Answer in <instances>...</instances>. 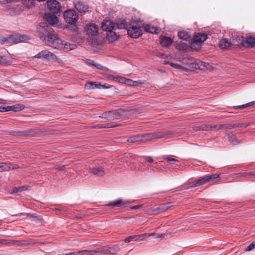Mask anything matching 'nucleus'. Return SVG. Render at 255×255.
Wrapping results in <instances>:
<instances>
[{
    "label": "nucleus",
    "instance_id": "nucleus-38",
    "mask_svg": "<svg viewBox=\"0 0 255 255\" xmlns=\"http://www.w3.org/2000/svg\"><path fill=\"white\" fill-rule=\"evenodd\" d=\"M241 176L245 177L248 178H253L255 176V172H245L241 173Z\"/></svg>",
    "mask_w": 255,
    "mask_h": 255
},
{
    "label": "nucleus",
    "instance_id": "nucleus-30",
    "mask_svg": "<svg viewBox=\"0 0 255 255\" xmlns=\"http://www.w3.org/2000/svg\"><path fill=\"white\" fill-rule=\"evenodd\" d=\"M243 124H225V130L226 129H232L236 127H241Z\"/></svg>",
    "mask_w": 255,
    "mask_h": 255
},
{
    "label": "nucleus",
    "instance_id": "nucleus-50",
    "mask_svg": "<svg viewBox=\"0 0 255 255\" xmlns=\"http://www.w3.org/2000/svg\"><path fill=\"white\" fill-rule=\"evenodd\" d=\"M94 128H104V125L103 124H98L97 125H96L94 127Z\"/></svg>",
    "mask_w": 255,
    "mask_h": 255
},
{
    "label": "nucleus",
    "instance_id": "nucleus-53",
    "mask_svg": "<svg viewBox=\"0 0 255 255\" xmlns=\"http://www.w3.org/2000/svg\"><path fill=\"white\" fill-rule=\"evenodd\" d=\"M87 63H88V65H92V64H95V63H94V62H93V61H92V60H89V61H88V62H87Z\"/></svg>",
    "mask_w": 255,
    "mask_h": 255
},
{
    "label": "nucleus",
    "instance_id": "nucleus-2",
    "mask_svg": "<svg viewBox=\"0 0 255 255\" xmlns=\"http://www.w3.org/2000/svg\"><path fill=\"white\" fill-rule=\"evenodd\" d=\"M101 28L107 32V39L109 42H113L117 39L118 36L115 31L116 29H123L128 28V23L124 19L121 20L116 24L110 20L102 22Z\"/></svg>",
    "mask_w": 255,
    "mask_h": 255
},
{
    "label": "nucleus",
    "instance_id": "nucleus-14",
    "mask_svg": "<svg viewBox=\"0 0 255 255\" xmlns=\"http://www.w3.org/2000/svg\"><path fill=\"white\" fill-rule=\"evenodd\" d=\"M36 58H44L49 59L50 58H54L56 56L52 53L51 52L44 50L38 53L35 56Z\"/></svg>",
    "mask_w": 255,
    "mask_h": 255
},
{
    "label": "nucleus",
    "instance_id": "nucleus-51",
    "mask_svg": "<svg viewBox=\"0 0 255 255\" xmlns=\"http://www.w3.org/2000/svg\"><path fill=\"white\" fill-rule=\"evenodd\" d=\"M141 205H135V206H132L131 207V209H138L140 207H141Z\"/></svg>",
    "mask_w": 255,
    "mask_h": 255
},
{
    "label": "nucleus",
    "instance_id": "nucleus-15",
    "mask_svg": "<svg viewBox=\"0 0 255 255\" xmlns=\"http://www.w3.org/2000/svg\"><path fill=\"white\" fill-rule=\"evenodd\" d=\"M85 30L88 34L91 35H95L98 32V27L96 24H90L86 26Z\"/></svg>",
    "mask_w": 255,
    "mask_h": 255
},
{
    "label": "nucleus",
    "instance_id": "nucleus-25",
    "mask_svg": "<svg viewBox=\"0 0 255 255\" xmlns=\"http://www.w3.org/2000/svg\"><path fill=\"white\" fill-rule=\"evenodd\" d=\"M231 45V43L226 39H222L219 44L220 47L222 49H227Z\"/></svg>",
    "mask_w": 255,
    "mask_h": 255
},
{
    "label": "nucleus",
    "instance_id": "nucleus-26",
    "mask_svg": "<svg viewBox=\"0 0 255 255\" xmlns=\"http://www.w3.org/2000/svg\"><path fill=\"white\" fill-rule=\"evenodd\" d=\"M228 136L229 141L231 143L235 145L239 143V141L236 139V136L232 132L229 133Z\"/></svg>",
    "mask_w": 255,
    "mask_h": 255
},
{
    "label": "nucleus",
    "instance_id": "nucleus-18",
    "mask_svg": "<svg viewBox=\"0 0 255 255\" xmlns=\"http://www.w3.org/2000/svg\"><path fill=\"white\" fill-rule=\"evenodd\" d=\"M207 35L203 33H198L194 37L195 43H202L207 39Z\"/></svg>",
    "mask_w": 255,
    "mask_h": 255
},
{
    "label": "nucleus",
    "instance_id": "nucleus-55",
    "mask_svg": "<svg viewBox=\"0 0 255 255\" xmlns=\"http://www.w3.org/2000/svg\"><path fill=\"white\" fill-rule=\"evenodd\" d=\"M15 192H11V193H14Z\"/></svg>",
    "mask_w": 255,
    "mask_h": 255
},
{
    "label": "nucleus",
    "instance_id": "nucleus-46",
    "mask_svg": "<svg viewBox=\"0 0 255 255\" xmlns=\"http://www.w3.org/2000/svg\"><path fill=\"white\" fill-rule=\"evenodd\" d=\"M144 158L145 159L146 161L149 163H153L154 164H157V162H154L152 159V157L150 156H144Z\"/></svg>",
    "mask_w": 255,
    "mask_h": 255
},
{
    "label": "nucleus",
    "instance_id": "nucleus-23",
    "mask_svg": "<svg viewBox=\"0 0 255 255\" xmlns=\"http://www.w3.org/2000/svg\"><path fill=\"white\" fill-rule=\"evenodd\" d=\"M247 44L248 46L253 47L255 46V38L250 36L243 41V44Z\"/></svg>",
    "mask_w": 255,
    "mask_h": 255
},
{
    "label": "nucleus",
    "instance_id": "nucleus-36",
    "mask_svg": "<svg viewBox=\"0 0 255 255\" xmlns=\"http://www.w3.org/2000/svg\"><path fill=\"white\" fill-rule=\"evenodd\" d=\"M164 64H166V65H169L171 66H172L175 68H176V69H181L182 68V66L179 65L178 64H176V63H173L169 61H164Z\"/></svg>",
    "mask_w": 255,
    "mask_h": 255
},
{
    "label": "nucleus",
    "instance_id": "nucleus-6",
    "mask_svg": "<svg viewBox=\"0 0 255 255\" xmlns=\"http://www.w3.org/2000/svg\"><path fill=\"white\" fill-rule=\"evenodd\" d=\"M123 111L121 109L108 111L103 114V117L107 118L110 120H117L122 118L121 113Z\"/></svg>",
    "mask_w": 255,
    "mask_h": 255
},
{
    "label": "nucleus",
    "instance_id": "nucleus-37",
    "mask_svg": "<svg viewBox=\"0 0 255 255\" xmlns=\"http://www.w3.org/2000/svg\"><path fill=\"white\" fill-rule=\"evenodd\" d=\"M8 57L6 56H0V64H7L10 63Z\"/></svg>",
    "mask_w": 255,
    "mask_h": 255
},
{
    "label": "nucleus",
    "instance_id": "nucleus-27",
    "mask_svg": "<svg viewBox=\"0 0 255 255\" xmlns=\"http://www.w3.org/2000/svg\"><path fill=\"white\" fill-rule=\"evenodd\" d=\"M199 130L203 131H213V125H201L199 127Z\"/></svg>",
    "mask_w": 255,
    "mask_h": 255
},
{
    "label": "nucleus",
    "instance_id": "nucleus-24",
    "mask_svg": "<svg viewBox=\"0 0 255 255\" xmlns=\"http://www.w3.org/2000/svg\"><path fill=\"white\" fill-rule=\"evenodd\" d=\"M173 43V40L168 37H164L161 39V44L163 46H168L170 45H171Z\"/></svg>",
    "mask_w": 255,
    "mask_h": 255
},
{
    "label": "nucleus",
    "instance_id": "nucleus-41",
    "mask_svg": "<svg viewBox=\"0 0 255 255\" xmlns=\"http://www.w3.org/2000/svg\"><path fill=\"white\" fill-rule=\"evenodd\" d=\"M8 166L6 163H0V172H2L7 170Z\"/></svg>",
    "mask_w": 255,
    "mask_h": 255
},
{
    "label": "nucleus",
    "instance_id": "nucleus-5",
    "mask_svg": "<svg viewBox=\"0 0 255 255\" xmlns=\"http://www.w3.org/2000/svg\"><path fill=\"white\" fill-rule=\"evenodd\" d=\"M63 17L65 21L69 24H75L78 19V15L73 9H69L65 11L63 14Z\"/></svg>",
    "mask_w": 255,
    "mask_h": 255
},
{
    "label": "nucleus",
    "instance_id": "nucleus-22",
    "mask_svg": "<svg viewBox=\"0 0 255 255\" xmlns=\"http://www.w3.org/2000/svg\"><path fill=\"white\" fill-rule=\"evenodd\" d=\"M168 208V206L166 205H162L159 207L153 210V214H158L165 212Z\"/></svg>",
    "mask_w": 255,
    "mask_h": 255
},
{
    "label": "nucleus",
    "instance_id": "nucleus-43",
    "mask_svg": "<svg viewBox=\"0 0 255 255\" xmlns=\"http://www.w3.org/2000/svg\"><path fill=\"white\" fill-rule=\"evenodd\" d=\"M150 236H154V238H163L165 236V234H161V233H158V234H155V233H150Z\"/></svg>",
    "mask_w": 255,
    "mask_h": 255
},
{
    "label": "nucleus",
    "instance_id": "nucleus-49",
    "mask_svg": "<svg viewBox=\"0 0 255 255\" xmlns=\"http://www.w3.org/2000/svg\"><path fill=\"white\" fill-rule=\"evenodd\" d=\"M134 236H130V237H128V238L125 239V241L126 243H129L130 241H131L132 240H134Z\"/></svg>",
    "mask_w": 255,
    "mask_h": 255
},
{
    "label": "nucleus",
    "instance_id": "nucleus-3",
    "mask_svg": "<svg viewBox=\"0 0 255 255\" xmlns=\"http://www.w3.org/2000/svg\"><path fill=\"white\" fill-rule=\"evenodd\" d=\"M220 180L221 177L219 174L206 175L185 185L182 190L188 189L190 187H198L206 184H213Z\"/></svg>",
    "mask_w": 255,
    "mask_h": 255
},
{
    "label": "nucleus",
    "instance_id": "nucleus-48",
    "mask_svg": "<svg viewBox=\"0 0 255 255\" xmlns=\"http://www.w3.org/2000/svg\"><path fill=\"white\" fill-rule=\"evenodd\" d=\"M93 66H94L95 67H96L98 69H102L104 68V66L98 63H95V64H92Z\"/></svg>",
    "mask_w": 255,
    "mask_h": 255
},
{
    "label": "nucleus",
    "instance_id": "nucleus-54",
    "mask_svg": "<svg viewBox=\"0 0 255 255\" xmlns=\"http://www.w3.org/2000/svg\"><path fill=\"white\" fill-rule=\"evenodd\" d=\"M102 70H105V71H108L109 69L106 67L104 66V68H103Z\"/></svg>",
    "mask_w": 255,
    "mask_h": 255
},
{
    "label": "nucleus",
    "instance_id": "nucleus-10",
    "mask_svg": "<svg viewBox=\"0 0 255 255\" xmlns=\"http://www.w3.org/2000/svg\"><path fill=\"white\" fill-rule=\"evenodd\" d=\"M148 140L147 139V133L133 135L129 137L127 139L129 143H135L143 142Z\"/></svg>",
    "mask_w": 255,
    "mask_h": 255
},
{
    "label": "nucleus",
    "instance_id": "nucleus-16",
    "mask_svg": "<svg viewBox=\"0 0 255 255\" xmlns=\"http://www.w3.org/2000/svg\"><path fill=\"white\" fill-rule=\"evenodd\" d=\"M166 134H164L162 132L148 133H147V139L148 140H152L155 138H161L164 137Z\"/></svg>",
    "mask_w": 255,
    "mask_h": 255
},
{
    "label": "nucleus",
    "instance_id": "nucleus-40",
    "mask_svg": "<svg viewBox=\"0 0 255 255\" xmlns=\"http://www.w3.org/2000/svg\"><path fill=\"white\" fill-rule=\"evenodd\" d=\"M108 78L110 79L118 81L120 82H123V78L120 76L114 77L112 75H109Z\"/></svg>",
    "mask_w": 255,
    "mask_h": 255
},
{
    "label": "nucleus",
    "instance_id": "nucleus-20",
    "mask_svg": "<svg viewBox=\"0 0 255 255\" xmlns=\"http://www.w3.org/2000/svg\"><path fill=\"white\" fill-rule=\"evenodd\" d=\"M90 172L93 174L99 176H103L105 174V171L102 167H95L91 168Z\"/></svg>",
    "mask_w": 255,
    "mask_h": 255
},
{
    "label": "nucleus",
    "instance_id": "nucleus-33",
    "mask_svg": "<svg viewBox=\"0 0 255 255\" xmlns=\"http://www.w3.org/2000/svg\"><path fill=\"white\" fill-rule=\"evenodd\" d=\"M150 236V234L145 233L143 234L134 236V240L135 241H142L146 237Z\"/></svg>",
    "mask_w": 255,
    "mask_h": 255
},
{
    "label": "nucleus",
    "instance_id": "nucleus-8",
    "mask_svg": "<svg viewBox=\"0 0 255 255\" xmlns=\"http://www.w3.org/2000/svg\"><path fill=\"white\" fill-rule=\"evenodd\" d=\"M24 37L22 35H10L8 37H5L0 39V43L4 44L11 42L18 43L23 41Z\"/></svg>",
    "mask_w": 255,
    "mask_h": 255
},
{
    "label": "nucleus",
    "instance_id": "nucleus-17",
    "mask_svg": "<svg viewBox=\"0 0 255 255\" xmlns=\"http://www.w3.org/2000/svg\"><path fill=\"white\" fill-rule=\"evenodd\" d=\"M75 8L79 12H86L88 9V6L85 5L83 2L78 1L74 3Z\"/></svg>",
    "mask_w": 255,
    "mask_h": 255
},
{
    "label": "nucleus",
    "instance_id": "nucleus-28",
    "mask_svg": "<svg viewBox=\"0 0 255 255\" xmlns=\"http://www.w3.org/2000/svg\"><path fill=\"white\" fill-rule=\"evenodd\" d=\"M1 244L4 245L6 246H12L16 244L17 242L16 241L9 240L6 239H1L0 241Z\"/></svg>",
    "mask_w": 255,
    "mask_h": 255
},
{
    "label": "nucleus",
    "instance_id": "nucleus-21",
    "mask_svg": "<svg viewBox=\"0 0 255 255\" xmlns=\"http://www.w3.org/2000/svg\"><path fill=\"white\" fill-rule=\"evenodd\" d=\"M193 65H194L193 67L195 69L204 70L206 67L205 63L199 59L195 60Z\"/></svg>",
    "mask_w": 255,
    "mask_h": 255
},
{
    "label": "nucleus",
    "instance_id": "nucleus-12",
    "mask_svg": "<svg viewBox=\"0 0 255 255\" xmlns=\"http://www.w3.org/2000/svg\"><path fill=\"white\" fill-rule=\"evenodd\" d=\"M128 34L134 38H137L142 35V30L139 27L132 26L128 30Z\"/></svg>",
    "mask_w": 255,
    "mask_h": 255
},
{
    "label": "nucleus",
    "instance_id": "nucleus-34",
    "mask_svg": "<svg viewBox=\"0 0 255 255\" xmlns=\"http://www.w3.org/2000/svg\"><path fill=\"white\" fill-rule=\"evenodd\" d=\"M255 104V101L249 102V103L245 104L239 105V106H234L233 108L234 109H244L247 107L252 106Z\"/></svg>",
    "mask_w": 255,
    "mask_h": 255
},
{
    "label": "nucleus",
    "instance_id": "nucleus-42",
    "mask_svg": "<svg viewBox=\"0 0 255 255\" xmlns=\"http://www.w3.org/2000/svg\"><path fill=\"white\" fill-rule=\"evenodd\" d=\"M255 248V241L250 244L246 248V251H249Z\"/></svg>",
    "mask_w": 255,
    "mask_h": 255
},
{
    "label": "nucleus",
    "instance_id": "nucleus-47",
    "mask_svg": "<svg viewBox=\"0 0 255 255\" xmlns=\"http://www.w3.org/2000/svg\"><path fill=\"white\" fill-rule=\"evenodd\" d=\"M77 253H80L79 251H78V252H68V253H66L65 254H63L62 255H72L73 254H77ZM80 253L84 255H87V253Z\"/></svg>",
    "mask_w": 255,
    "mask_h": 255
},
{
    "label": "nucleus",
    "instance_id": "nucleus-4",
    "mask_svg": "<svg viewBox=\"0 0 255 255\" xmlns=\"http://www.w3.org/2000/svg\"><path fill=\"white\" fill-rule=\"evenodd\" d=\"M116 247H105L104 248H101V249L98 248L96 250H84L82 251H79V253H87V255H95V254L100 252H104L105 253H110L111 254H113L115 253L116 251H117Z\"/></svg>",
    "mask_w": 255,
    "mask_h": 255
},
{
    "label": "nucleus",
    "instance_id": "nucleus-29",
    "mask_svg": "<svg viewBox=\"0 0 255 255\" xmlns=\"http://www.w3.org/2000/svg\"><path fill=\"white\" fill-rule=\"evenodd\" d=\"M144 30L145 31L152 34H155L158 33L157 29H156L154 27L151 26L150 25H146V26L144 28Z\"/></svg>",
    "mask_w": 255,
    "mask_h": 255
},
{
    "label": "nucleus",
    "instance_id": "nucleus-44",
    "mask_svg": "<svg viewBox=\"0 0 255 255\" xmlns=\"http://www.w3.org/2000/svg\"><path fill=\"white\" fill-rule=\"evenodd\" d=\"M136 81H134L130 79H127L126 80V84L130 86H135L136 85Z\"/></svg>",
    "mask_w": 255,
    "mask_h": 255
},
{
    "label": "nucleus",
    "instance_id": "nucleus-9",
    "mask_svg": "<svg viewBox=\"0 0 255 255\" xmlns=\"http://www.w3.org/2000/svg\"><path fill=\"white\" fill-rule=\"evenodd\" d=\"M47 6L50 12L53 14H57L60 11V5L56 0H49L47 1Z\"/></svg>",
    "mask_w": 255,
    "mask_h": 255
},
{
    "label": "nucleus",
    "instance_id": "nucleus-39",
    "mask_svg": "<svg viewBox=\"0 0 255 255\" xmlns=\"http://www.w3.org/2000/svg\"><path fill=\"white\" fill-rule=\"evenodd\" d=\"M164 159L169 162L171 164H177L179 162L178 160L169 156H165Z\"/></svg>",
    "mask_w": 255,
    "mask_h": 255
},
{
    "label": "nucleus",
    "instance_id": "nucleus-1",
    "mask_svg": "<svg viewBox=\"0 0 255 255\" xmlns=\"http://www.w3.org/2000/svg\"><path fill=\"white\" fill-rule=\"evenodd\" d=\"M38 28L41 33L39 34L40 39L47 45L55 49H65L66 50H73L76 47L75 44L68 43L58 38L57 34L53 33L50 25H40Z\"/></svg>",
    "mask_w": 255,
    "mask_h": 255
},
{
    "label": "nucleus",
    "instance_id": "nucleus-19",
    "mask_svg": "<svg viewBox=\"0 0 255 255\" xmlns=\"http://www.w3.org/2000/svg\"><path fill=\"white\" fill-rule=\"evenodd\" d=\"M46 19L47 21L50 24L51 26L56 25L58 21V18L54 14H48L46 17Z\"/></svg>",
    "mask_w": 255,
    "mask_h": 255
},
{
    "label": "nucleus",
    "instance_id": "nucleus-35",
    "mask_svg": "<svg viewBox=\"0 0 255 255\" xmlns=\"http://www.w3.org/2000/svg\"><path fill=\"white\" fill-rule=\"evenodd\" d=\"M221 130H225V124L213 125V131H217Z\"/></svg>",
    "mask_w": 255,
    "mask_h": 255
},
{
    "label": "nucleus",
    "instance_id": "nucleus-31",
    "mask_svg": "<svg viewBox=\"0 0 255 255\" xmlns=\"http://www.w3.org/2000/svg\"><path fill=\"white\" fill-rule=\"evenodd\" d=\"M178 37H179V38L185 40H187L190 37L188 33L185 31L179 32Z\"/></svg>",
    "mask_w": 255,
    "mask_h": 255
},
{
    "label": "nucleus",
    "instance_id": "nucleus-52",
    "mask_svg": "<svg viewBox=\"0 0 255 255\" xmlns=\"http://www.w3.org/2000/svg\"><path fill=\"white\" fill-rule=\"evenodd\" d=\"M187 46V45L184 43L181 44V47L179 48L181 49H183L184 48H185V47Z\"/></svg>",
    "mask_w": 255,
    "mask_h": 255
},
{
    "label": "nucleus",
    "instance_id": "nucleus-7",
    "mask_svg": "<svg viewBox=\"0 0 255 255\" xmlns=\"http://www.w3.org/2000/svg\"><path fill=\"white\" fill-rule=\"evenodd\" d=\"M111 87V85L108 84H102L99 82H88L85 85V87L87 89H108Z\"/></svg>",
    "mask_w": 255,
    "mask_h": 255
},
{
    "label": "nucleus",
    "instance_id": "nucleus-13",
    "mask_svg": "<svg viewBox=\"0 0 255 255\" xmlns=\"http://www.w3.org/2000/svg\"><path fill=\"white\" fill-rule=\"evenodd\" d=\"M129 203H130L129 201H124L122 199H119L116 201H110L107 205L117 207H126Z\"/></svg>",
    "mask_w": 255,
    "mask_h": 255
},
{
    "label": "nucleus",
    "instance_id": "nucleus-11",
    "mask_svg": "<svg viewBox=\"0 0 255 255\" xmlns=\"http://www.w3.org/2000/svg\"><path fill=\"white\" fill-rule=\"evenodd\" d=\"M24 105L20 104L13 106H0V112H4L10 111L17 112L24 109Z\"/></svg>",
    "mask_w": 255,
    "mask_h": 255
},
{
    "label": "nucleus",
    "instance_id": "nucleus-32",
    "mask_svg": "<svg viewBox=\"0 0 255 255\" xmlns=\"http://www.w3.org/2000/svg\"><path fill=\"white\" fill-rule=\"evenodd\" d=\"M31 187L29 185L22 186L19 187H15L13 191H25L27 190H31Z\"/></svg>",
    "mask_w": 255,
    "mask_h": 255
},
{
    "label": "nucleus",
    "instance_id": "nucleus-45",
    "mask_svg": "<svg viewBox=\"0 0 255 255\" xmlns=\"http://www.w3.org/2000/svg\"><path fill=\"white\" fill-rule=\"evenodd\" d=\"M104 128H110L115 127L116 125L113 124L112 123H104Z\"/></svg>",
    "mask_w": 255,
    "mask_h": 255
}]
</instances>
